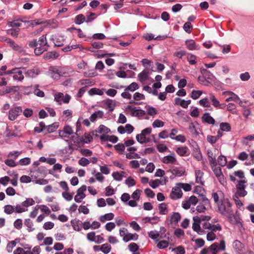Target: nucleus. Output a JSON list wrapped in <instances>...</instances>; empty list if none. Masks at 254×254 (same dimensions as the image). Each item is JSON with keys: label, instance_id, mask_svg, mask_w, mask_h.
I'll use <instances>...</instances> for the list:
<instances>
[{"label": "nucleus", "instance_id": "obj_40", "mask_svg": "<svg viewBox=\"0 0 254 254\" xmlns=\"http://www.w3.org/2000/svg\"><path fill=\"white\" fill-rule=\"evenodd\" d=\"M125 174L124 172H122L121 173L118 172H114L112 174V177L114 180L118 181H121L123 179V174Z\"/></svg>", "mask_w": 254, "mask_h": 254}, {"label": "nucleus", "instance_id": "obj_61", "mask_svg": "<svg viewBox=\"0 0 254 254\" xmlns=\"http://www.w3.org/2000/svg\"><path fill=\"white\" fill-rule=\"evenodd\" d=\"M149 237L153 240H158L159 237V233L156 231H151L148 234Z\"/></svg>", "mask_w": 254, "mask_h": 254}, {"label": "nucleus", "instance_id": "obj_32", "mask_svg": "<svg viewBox=\"0 0 254 254\" xmlns=\"http://www.w3.org/2000/svg\"><path fill=\"white\" fill-rule=\"evenodd\" d=\"M136 108L131 105H127L126 107L125 112L126 114H130L131 116L134 117Z\"/></svg>", "mask_w": 254, "mask_h": 254}, {"label": "nucleus", "instance_id": "obj_34", "mask_svg": "<svg viewBox=\"0 0 254 254\" xmlns=\"http://www.w3.org/2000/svg\"><path fill=\"white\" fill-rule=\"evenodd\" d=\"M187 59L189 64L192 65L196 63V56L190 53L187 54Z\"/></svg>", "mask_w": 254, "mask_h": 254}, {"label": "nucleus", "instance_id": "obj_3", "mask_svg": "<svg viewBox=\"0 0 254 254\" xmlns=\"http://www.w3.org/2000/svg\"><path fill=\"white\" fill-rule=\"evenodd\" d=\"M152 128L150 127L143 129L141 133L136 135L137 141L140 143L143 144L149 142V139L146 137L147 135L151 133Z\"/></svg>", "mask_w": 254, "mask_h": 254}, {"label": "nucleus", "instance_id": "obj_24", "mask_svg": "<svg viewBox=\"0 0 254 254\" xmlns=\"http://www.w3.org/2000/svg\"><path fill=\"white\" fill-rule=\"evenodd\" d=\"M104 115L103 112L101 111H98L94 112L91 115L90 117V120L91 122H94L97 119H101L103 117Z\"/></svg>", "mask_w": 254, "mask_h": 254}, {"label": "nucleus", "instance_id": "obj_44", "mask_svg": "<svg viewBox=\"0 0 254 254\" xmlns=\"http://www.w3.org/2000/svg\"><path fill=\"white\" fill-rule=\"evenodd\" d=\"M82 222L80 221H77L75 220H71V224L74 230L79 231L80 230V224Z\"/></svg>", "mask_w": 254, "mask_h": 254}, {"label": "nucleus", "instance_id": "obj_57", "mask_svg": "<svg viewBox=\"0 0 254 254\" xmlns=\"http://www.w3.org/2000/svg\"><path fill=\"white\" fill-rule=\"evenodd\" d=\"M147 109V113L148 115L153 116L157 114L156 109L152 107H146Z\"/></svg>", "mask_w": 254, "mask_h": 254}, {"label": "nucleus", "instance_id": "obj_51", "mask_svg": "<svg viewBox=\"0 0 254 254\" xmlns=\"http://www.w3.org/2000/svg\"><path fill=\"white\" fill-rule=\"evenodd\" d=\"M193 156L197 161H200L202 158L201 153L200 150L198 149H196L193 151Z\"/></svg>", "mask_w": 254, "mask_h": 254}, {"label": "nucleus", "instance_id": "obj_33", "mask_svg": "<svg viewBox=\"0 0 254 254\" xmlns=\"http://www.w3.org/2000/svg\"><path fill=\"white\" fill-rule=\"evenodd\" d=\"M148 75L149 73L147 71L143 70L138 75L139 80L141 82H144L148 79Z\"/></svg>", "mask_w": 254, "mask_h": 254}, {"label": "nucleus", "instance_id": "obj_19", "mask_svg": "<svg viewBox=\"0 0 254 254\" xmlns=\"http://www.w3.org/2000/svg\"><path fill=\"white\" fill-rule=\"evenodd\" d=\"M39 73V70L37 68H33L28 70L25 73V76L27 77H34Z\"/></svg>", "mask_w": 254, "mask_h": 254}, {"label": "nucleus", "instance_id": "obj_27", "mask_svg": "<svg viewBox=\"0 0 254 254\" xmlns=\"http://www.w3.org/2000/svg\"><path fill=\"white\" fill-rule=\"evenodd\" d=\"M181 218V215L178 212H173L170 217L171 223H177Z\"/></svg>", "mask_w": 254, "mask_h": 254}, {"label": "nucleus", "instance_id": "obj_54", "mask_svg": "<svg viewBox=\"0 0 254 254\" xmlns=\"http://www.w3.org/2000/svg\"><path fill=\"white\" fill-rule=\"evenodd\" d=\"M85 22V17L83 14H79L75 17V23L77 24H80Z\"/></svg>", "mask_w": 254, "mask_h": 254}, {"label": "nucleus", "instance_id": "obj_62", "mask_svg": "<svg viewBox=\"0 0 254 254\" xmlns=\"http://www.w3.org/2000/svg\"><path fill=\"white\" fill-rule=\"evenodd\" d=\"M129 250L131 252H136L138 251L139 247L135 243H130L128 246Z\"/></svg>", "mask_w": 254, "mask_h": 254}, {"label": "nucleus", "instance_id": "obj_45", "mask_svg": "<svg viewBox=\"0 0 254 254\" xmlns=\"http://www.w3.org/2000/svg\"><path fill=\"white\" fill-rule=\"evenodd\" d=\"M35 201L32 198H28L22 203V206L23 207H28L30 206L33 205Z\"/></svg>", "mask_w": 254, "mask_h": 254}, {"label": "nucleus", "instance_id": "obj_56", "mask_svg": "<svg viewBox=\"0 0 254 254\" xmlns=\"http://www.w3.org/2000/svg\"><path fill=\"white\" fill-rule=\"evenodd\" d=\"M73 134H74V132L71 127L69 126L64 127V137Z\"/></svg>", "mask_w": 254, "mask_h": 254}, {"label": "nucleus", "instance_id": "obj_43", "mask_svg": "<svg viewBox=\"0 0 254 254\" xmlns=\"http://www.w3.org/2000/svg\"><path fill=\"white\" fill-rule=\"evenodd\" d=\"M138 88L139 86L136 82H132L126 88L125 91H130L133 92L138 89Z\"/></svg>", "mask_w": 254, "mask_h": 254}, {"label": "nucleus", "instance_id": "obj_8", "mask_svg": "<svg viewBox=\"0 0 254 254\" xmlns=\"http://www.w3.org/2000/svg\"><path fill=\"white\" fill-rule=\"evenodd\" d=\"M87 239L90 242H94L96 244H101L104 241L102 235H96L94 232H91L87 234Z\"/></svg>", "mask_w": 254, "mask_h": 254}, {"label": "nucleus", "instance_id": "obj_23", "mask_svg": "<svg viewBox=\"0 0 254 254\" xmlns=\"http://www.w3.org/2000/svg\"><path fill=\"white\" fill-rule=\"evenodd\" d=\"M59 56V54L56 52H49L44 54V59L45 60H49L51 59H55L58 58Z\"/></svg>", "mask_w": 254, "mask_h": 254}, {"label": "nucleus", "instance_id": "obj_35", "mask_svg": "<svg viewBox=\"0 0 254 254\" xmlns=\"http://www.w3.org/2000/svg\"><path fill=\"white\" fill-rule=\"evenodd\" d=\"M3 208L4 213L7 214H11L15 211L14 206L10 204L5 205Z\"/></svg>", "mask_w": 254, "mask_h": 254}, {"label": "nucleus", "instance_id": "obj_29", "mask_svg": "<svg viewBox=\"0 0 254 254\" xmlns=\"http://www.w3.org/2000/svg\"><path fill=\"white\" fill-rule=\"evenodd\" d=\"M105 90V89H100L96 88H93L91 89L88 91V94L90 95H103L104 94L103 91Z\"/></svg>", "mask_w": 254, "mask_h": 254}, {"label": "nucleus", "instance_id": "obj_53", "mask_svg": "<svg viewBox=\"0 0 254 254\" xmlns=\"http://www.w3.org/2000/svg\"><path fill=\"white\" fill-rule=\"evenodd\" d=\"M38 209H40L42 212L45 213L46 215H48L51 212V210L46 205H37Z\"/></svg>", "mask_w": 254, "mask_h": 254}, {"label": "nucleus", "instance_id": "obj_7", "mask_svg": "<svg viewBox=\"0 0 254 254\" xmlns=\"http://www.w3.org/2000/svg\"><path fill=\"white\" fill-rule=\"evenodd\" d=\"M183 194L182 190L177 183L176 186L172 188L170 197L171 199L176 200L182 198Z\"/></svg>", "mask_w": 254, "mask_h": 254}, {"label": "nucleus", "instance_id": "obj_1", "mask_svg": "<svg viewBox=\"0 0 254 254\" xmlns=\"http://www.w3.org/2000/svg\"><path fill=\"white\" fill-rule=\"evenodd\" d=\"M211 217L209 216H195L193 217L192 229L199 235H204L206 231H221V226L219 224H211L209 222Z\"/></svg>", "mask_w": 254, "mask_h": 254}, {"label": "nucleus", "instance_id": "obj_2", "mask_svg": "<svg viewBox=\"0 0 254 254\" xmlns=\"http://www.w3.org/2000/svg\"><path fill=\"white\" fill-rule=\"evenodd\" d=\"M217 207L219 212L227 217L231 218L234 215L231 204L228 198H226L222 202L219 203Z\"/></svg>", "mask_w": 254, "mask_h": 254}, {"label": "nucleus", "instance_id": "obj_55", "mask_svg": "<svg viewBox=\"0 0 254 254\" xmlns=\"http://www.w3.org/2000/svg\"><path fill=\"white\" fill-rule=\"evenodd\" d=\"M55 100L60 104H62V101H64L63 94L61 92L57 93L55 95Z\"/></svg>", "mask_w": 254, "mask_h": 254}, {"label": "nucleus", "instance_id": "obj_4", "mask_svg": "<svg viewBox=\"0 0 254 254\" xmlns=\"http://www.w3.org/2000/svg\"><path fill=\"white\" fill-rule=\"evenodd\" d=\"M225 249V242L223 240L220 241L219 245L218 243H214L209 247V252L211 253V254H217L219 251H224Z\"/></svg>", "mask_w": 254, "mask_h": 254}, {"label": "nucleus", "instance_id": "obj_13", "mask_svg": "<svg viewBox=\"0 0 254 254\" xmlns=\"http://www.w3.org/2000/svg\"><path fill=\"white\" fill-rule=\"evenodd\" d=\"M176 161V156L174 152L171 153L169 155L164 156L162 159V162L166 164H175Z\"/></svg>", "mask_w": 254, "mask_h": 254}, {"label": "nucleus", "instance_id": "obj_28", "mask_svg": "<svg viewBox=\"0 0 254 254\" xmlns=\"http://www.w3.org/2000/svg\"><path fill=\"white\" fill-rule=\"evenodd\" d=\"M159 213L161 215H165L168 213L167 205L165 203H162L158 206Z\"/></svg>", "mask_w": 254, "mask_h": 254}, {"label": "nucleus", "instance_id": "obj_58", "mask_svg": "<svg viewBox=\"0 0 254 254\" xmlns=\"http://www.w3.org/2000/svg\"><path fill=\"white\" fill-rule=\"evenodd\" d=\"M19 32V29H10L7 30V33L12 36L17 37Z\"/></svg>", "mask_w": 254, "mask_h": 254}, {"label": "nucleus", "instance_id": "obj_21", "mask_svg": "<svg viewBox=\"0 0 254 254\" xmlns=\"http://www.w3.org/2000/svg\"><path fill=\"white\" fill-rule=\"evenodd\" d=\"M79 82L80 85L84 86V87H85V88L87 87L93 85L95 83L93 79H81Z\"/></svg>", "mask_w": 254, "mask_h": 254}, {"label": "nucleus", "instance_id": "obj_52", "mask_svg": "<svg viewBox=\"0 0 254 254\" xmlns=\"http://www.w3.org/2000/svg\"><path fill=\"white\" fill-rule=\"evenodd\" d=\"M58 127V125L57 123H54L51 125L47 127V132L51 133L55 131Z\"/></svg>", "mask_w": 254, "mask_h": 254}, {"label": "nucleus", "instance_id": "obj_14", "mask_svg": "<svg viewBox=\"0 0 254 254\" xmlns=\"http://www.w3.org/2000/svg\"><path fill=\"white\" fill-rule=\"evenodd\" d=\"M167 179H165L164 182H163L159 179H156L155 180H151L149 182V186L153 189H156L160 185H163L166 184L167 182Z\"/></svg>", "mask_w": 254, "mask_h": 254}, {"label": "nucleus", "instance_id": "obj_41", "mask_svg": "<svg viewBox=\"0 0 254 254\" xmlns=\"http://www.w3.org/2000/svg\"><path fill=\"white\" fill-rule=\"evenodd\" d=\"M220 129L222 131H229L231 127L228 123H222L220 124Z\"/></svg>", "mask_w": 254, "mask_h": 254}, {"label": "nucleus", "instance_id": "obj_9", "mask_svg": "<svg viewBox=\"0 0 254 254\" xmlns=\"http://www.w3.org/2000/svg\"><path fill=\"white\" fill-rule=\"evenodd\" d=\"M86 190V186L85 185L82 186L79 188L77 191V193L74 197V200L76 202H80L82 199L85 197L84 192Z\"/></svg>", "mask_w": 254, "mask_h": 254}, {"label": "nucleus", "instance_id": "obj_18", "mask_svg": "<svg viewBox=\"0 0 254 254\" xmlns=\"http://www.w3.org/2000/svg\"><path fill=\"white\" fill-rule=\"evenodd\" d=\"M202 120L204 122L209 124L214 125L215 123L214 119L208 113H205L204 114L202 117Z\"/></svg>", "mask_w": 254, "mask_h": 254}, {"label": "nucleus", "instance_id": "obj_5", "mask_svg": "<svg viewBox=\"0 0 254 254\" xmlns=\"http://www.w3.org/2000/svg\"><path fill=\"white\" fill-rule=\"evenodd\" d=\"M246 181L240 180L238 182L236 185V192L234 195L240 197H244L247 194V191L245 190Z\"/></svg>", "mask_w": 254, "mask_h": 254}, {"label": "nucleus", "instance_id": "obj_38", "mask_svg": "<svg viewBox=\"0 0 254 254\" xmlns=\"http://www.w3.org/2000/svg\"><path fill=\"white\" fill-rule=\"evenodd\" d=\"M53 69L52 70L53 71L52 72V76L54 78L57 79H58L62 75V71L58 69L57 67H53Z\"/></svg>", "mask_w": 254, "mask_h": 254}, {"label": "nucleus", "instance_id": "obj_39", "mask_svg": "<svg viewBox=\"0 0 254 254\" xmlns=\"http://www.w3.org/2000/svg\"><path fill=\"white\" fill-rule=\"evenodd\" d=\"M111 246L107 243L101 245V251L105 254L109 253L111 251Z\"/></svg>", "mask_w": 254, "mask_h": 254}, {"label": "nucleus", "instance_id": "obj_22", "mask_svg": "<svg viewBox=\"0 0 254 254\" xmlns=\"http://www.w3.org/2000/svg\"><path fill=\"white\" fill-rule=\"evenodd\" d=\"M53 40L56 47H62L64 45V37L62 36H55L53 38Z\"/></svg>", "mask_w": 254, "mask_h": 254}, {"label": "nucleus", "instance_id": "obj_12", "mask_svg": "<svg viewBox=\"0 0 254 254\" xmlns=\"http://www.w3.org/2000/svg\"><path fill=\"white\" fill-rule=\"evenodd\" d=\"M195 183L202 186L204 185L203 179L204 173L200 170H195L194 171Z\"/></svg>", "mask_w": 254, "mask_h": 254}, {"label": "nucleus", "instance_id": "obj_31", "mask_svg": "<svg viewBox=\"0 0 254 254\" xmlns=\"http://www.w3.org/2000/svg\"><path fill=\"white\" fill-rule=\"evenodd\" d=\"M138 237V235L136 233L131 234L127 233L126 237L125 238L124 241L125 242H127L130 240H137Z\"/></svg>", "mask_w": 254, "mask_h": 254}, {"label": "nucleus", "instance_id": "obj_26", "mask_svg": "<svg viewBox=\"0 0 254 254\" xmlns=\"http://www.w3.org/2000/svg\"><path fill=\"white\" fill-rule=\"evenodd\" d=\"M16 241H19L18 239H16L15 240L11 241L7 243L6 249L8 253H10L12 252L13 249L16 246Z\"/></svg>", "mask_w": 254, "mask_h": 254}, {"label": "nucleus", "instance_id": "obj_59", "mask_svg": "<svg viewBox=\"0 0 254 254\" xmlns=\"http://www.w3.org/2000/svg\"><path fill=\"white\" fill-rule=\"evenodd\" d=\"M78 163L79 165L84 167L89 164L90 161L86 158L82 157L78 160Z\"/></svg>", "mask_w": 254, "mask_h": 254}, {"label": "nucleus", "instance_id": "obj_6", "mask_svg": "<svg viewBox=\"0 0 254 254\" xmlns=\"http://www.w3.org/2000/svg\"><path fill=\"white\" fill-rule=\"evenodd\" d=\"M22 112V109L20 106L12 108L9 111L8 118L10 121H14Z\"/></svg>", "mask_w": 254, "mask_h": 254}, {"label": "nucleus", "instance_id": "obj_46", "mask_svg": "<svg viewBox=\"0 0 254 254\" xmlns=\"http://www.w3.org/2000/svg\"><path fill=\"white\" fill-rule=\"evenodd\" d=\"M115 149L120 154H123L125 149V145L123 143H118L115 145Z\"/></svg>", "mask_w": 254, "mask_h": 254}, {"label": "nucleus", "instance_id": "obj_60", "mask_svg": "<svg viewBox=\"0 0 254 254\" xmlns=\"http://www.w3.org/2000/svg\"><path fill=\"white\" fill-rule=\"evenodd\" d=\"M212 169L215 175V176L217 178L218 177H220L222 174L221 169L217 166H213L212 167Z\"/></svg>", "mask_w": 254, "mask_h": 254}, {"label": "nucleus", "instance_id": "obj_48", "mask_svg": "<svg viewBox=\"0 0 254 254\" xmlns=\"http://www.w3.org/2000/svg\"><path fill=\"white\" fill-rule=\"evenodd\" d=\"M202 94V92L200 90H192L191 93V97L194 99L196 100L198 99Z\"/></svg>", "mask_w": 254, "mask_h": 254}, {"label": "nucleus", "instance_id": "obj_37", "mask_svg": "<svg viewBox=\"0 0 254 254\" xmlns=\"http://www.w3.org/2000/svg\"><path fill=\"white\" fill-rule=\"evenodd\" d=\"M178 186L180 187L181 189H183L186 191H189L191 190V186L190 184L187 183H178Z\"/></svg>", "mask_w": 254, "mask_h": 254}, {"label": "nucleus", "instance_id": "obj_47", "mask_svg": "<svg viewBox=\"0 0 254 254\" xmlns=\"http://www.w3.org/2000/svg\"><path fill=\"white\" fill-rule=\"evenodd\" d=\"M175 104L181 106L184 108H187L185 100L180 98H176L175 99Z\"/></svg>", "mask_w": 254, "mask_h": 254}, {"label": "nucleus", "instance_id": "obj_36", "mask_svg": "<svg viewBox=\"0 0 254 254\" xmlns=\"http://www.w3.org/2000/svg\"><path fill=\"white\" fill-rule=\"evenodd\" d=\"M13 78L14 80H17L19 81L23 80L24 78V75L22 74V71L18 68V71L14 73Z\"/></svg>", "mask_w": 254, "mask_h": 254}, {"label": "nucleus", "instance_id": "obj_42", "mask_svg": "<svg viewBox=\"0 0 254 254\" xmlns=\"http://www.w3.org/2000/svg\"><path fill=\"white\" fill-rule=\"evenodd\" d=\"M110 131V129L104 125H101L98 127V132L99 133L107 134Z\"/></svg>", "mask_w": 254, "mask_h": 254}, {"label": "nucleus", "instance_id": "obj_10", "mask_svg": "<svg viewBox=\"0 0 254 254\" xmlns=\"http://www.w3.org/2000/svg\"><path fill=\"white\" fill-rule=\"evenodd\" d=\"M212 197L215 203L217 206L222 202L226 198H224V195L223 192L221 190H218L216 192H213L212 193Z\"/></svg>", "mask_w": 254, "mask_h": 254}, {"label": "nucleus", "instance_id": "obj_49", "mask_svg": "<svg viewBox=\"0 0 254 254\" xmlns=\"http://www.w3.org/2000/svg\"><path fill=\"white\" fill-rule=\"evenodd\" d=\"M209 99L212 102V105L214 107L217 108L218 106H219V101L216 98L213 94L210 95Z\"/></svg>", "mask_w": 254, "mask_h": 254}, {"label": "nucleus", "instance_id": "obj_63", "mask_svg": "<svg viewBox=\"0 0 254 254\" xmlns=\"http://www.w3.org/2000/svg\"><path fill=\"white\" fill-rule=\"evenodd\" d=\"M172 251L176 254H185V250L182 246H178L176 248L172 249Z\"/></svg>", "mask_w": 254, "mask_h": 254}, {"label": "nucleus", "instance_id": "obj_64", "mask_svg": "<svg viewBox=\"0 0 254 254\" xmlns=\"http://www.w3.org/2000/svg\"><path fill=\"white\" fill-rule=\"evenodd\" d=\"M125 183L128 187H130L135 185V181L131 177H129L126 179Z\"/></svg>", "mask_w": 254, "mask_h": 254}, {"label": "nucleus", "instance_id": "obj_17", "mask_svg": "<svg viewBox=\"0 0 254 254\" xmlns=\"http://www.w3.org/2000/svg\"><path fill=\"white\" fill-rule=\"evenodd\" d=\"M189 149L187 146H181L176 148V152L181 156H184L187 154Z\"/></svg>", "mask_w": 254, "mask_h": 254}, {"label": "nucleus", "instance_id": "obj_11", "mask_svg": "<svg viewBox=\"0 0 254 254\" xmlns=\"http://www.w3.org/2000/svg\"><path fill=\"white\" fill-rule=\"evenodd\" d=\"M222 94L225 96H229V97L225 100L226 102L234 101L237 102L238 100H239V97L232 91H225L223 92Z\"/></svg>", "mask_w": 254, "mask_h": 254}, {"label": "nucleus", "instance_id": "obj_50", "mask_svg": "<svg viewBox=\"0 0 254 254\" xmlns=\"http://www.w3.org/2000/svg\"><path fill=\"white\" fill-rule=\"evenodd\" d=\"M226 157L223 155H220L218 158V163L221 166H225L227 164Z\"/></svg>", "mask_w": 254, "mask_h": 254}, {"label": "nucleus", "instance_id": "obj_20", "mask_svg": "<svg viewBox=\"0 0 254 254\" xmlns=\"http://www.w3.org/2000/svg\"><path fill=\"white\" fill-rule=\"evenodd\" d=\"M233 247L237 252H241L244 249V245L238 240H235L233 242Z\"/></svg>", "mask_w": 254, "mask_h": 254}, {"label": "nucleus", "instance_id": "obj_25", "mask_svg": "<svg viewBox=\"0 0 254 254\" xmlns=\"http://www.w3.org/2000/svg\"><path fill=\"white\" fill-rule=\"evenodd\" d=\"M114 214L113 213H109L100 216L99 220L101 222L104 223L106 221L112 220L114 218Z\"/></svg>", "mask_w": 254, "mask_h": 254}, {"label": "nucleus", "instance_id": "obj_16", "mask_svg": "<svg viewBox=\"0 0 254 254\" xmlns=\"http://www.w3.org/2000/svg\"><path fill=\"white\" fill-rule=\"evenodd\" d=\"M171 173L175 177H181L184 175L185 170L183 168L173 167L170 170Z\"/></svg>", "mask_w": 254, "mask_h": 254}, {"label": "nucleus", "instance_id": "obj_15", "mask_svg": "<svg viewBox=\"0 0 254 254\" xmlns=\"http://www.w3.org/2000/svg\"><path fill=\"white\" fill-rule=\"evenodd\" d=\"M186 45L187 48L189 50H198L199 47L198 45H196V43L194 41V40L192 39H189L186 41Z\"/></svg>", "mask_w": 254, "mask_h": 254}, {"label": "nucleus", "instance_id": "obj_30", "mask_svg": "<svg viewBox=\"0 0 254 254\" xmlns=\"http://www.w3.org/2000/svg\"><path fill=\"white\" fill-rule=\"evenodd\" d=\"M24 225L27 227L28 232H32L35 230L33 222L29 218L25 219Z\"/></svg>", "mask_w": 254, "mask_h": 254}]
</instances>
